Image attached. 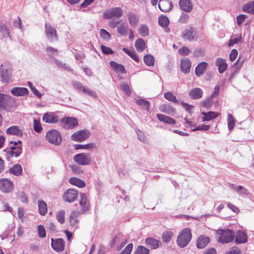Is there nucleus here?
<instances>
[{
  "instance_id": "1",
  "label": "nucleus",
  "mask_w": 254,
  "mask_h": 254,
  "mask_svg": "<svg viewBox=\"0 0 254 254\" xmlns=\"http://www.w3.org/2000/svg\"><path fill=\"white\" fill-rule=\"evenodd\" d=\"M191 239L190 229L186 228L183 229L178 237L177 243L181 248H184L188 245Z\"/></svg>"
},
{
  "instance_id": "2",
  "label": "nucleus",
  "mask_w": 254,
  "mask_h": 254,
  "mask_svg": "<svg viewBox=\"0 0 254 254\" xmlns=\"http://www.w3.org/2000/svg\"><path fill=\"white\" fill-rule=\"evenodd\" d=\"M217 233L220 236L219 242L222 244L231 242L235 238L234 232L229 229L218 230Z\"/></svg>"
},
{
  "instance_id": "3",
  "label": "nucleus",
  "mask_w": 254,
  "mask_h": 254,
  "mask_svg": "<svg viewBox=\"0 0 254 254\" xmlns=\"http://www.w3.org/2000/svg\"><path fill=\"white\" fill-rule=\"evenodd\" d=\"M46 139L51 143L55 145H60L62 141L61 133L57 130L52 129L47 132Z\"/></svg>"
},
{
  "instance_id": "4",
  "label": "nucleus",
  "mask_w": 254,
  "mask_h": 254,
  "mask_svg": "<svg viewBox=\"0 0 254 254\" xmlns=\"http://www.w3.org/2000/svg\"><path fill=\"white\" fill-rule=\"evenodd\" d=\"M60 124L61 126L64 129H70L77 127L78 122L75 117H64L60 120Z\"/></svg>"
},
{
  "instance_id": "5",
  "label": "nucleus",
  "mask_w": 254,
  "mask_h": 254,
  "mask_svg": "<svg viewBox=\"0 0 254 254\" xmlns=\"http://www.w3.org/2000/svg\"><path fill=\"white\" fill-rule=\"evenodd\" d=\"M123 14V11L121 7H115L110 8L103 14L104 19H110L112 18L119 19L121 17Z\"/></svg>"
},
{
  "instance_id": "6",
  "label": "nucleus",
  "mask_w": 254,
  "mask_h": 254,
  "mask_svg": "<svg viewBox=\"0 0 254 254\" xmlns=\"http://www.w3.org/2000/svg\"><path fill=\"white\" fill-rule=\"evenodd\" d=\"M91 134L90 131L87 129L78 130L73 133L70 138L72 140L82 142L88 138Z\"/></svg>"
},
{
  "instance_id": "7",
  "label": "nucleus",
  "mask_w": 254,
  "mask_h": 254,
  "mask_svg": "<svg viewBox=\"0 0 254 254\" xmlns=\"http://www.w3.org/2000/svg\"><path fill=\"white\" fill-rule=\"evenodd\" d=\"M73 160L79 165H87L90 164L91 158L90 154L81 153L74 155Z\"/></svg>"
},
{
  "instance_id": "8",
  "label": "nucleus",
  "mask_w": 254,
  "mask_h": 254,
  "mask_svg": "<svg viewBox=\"0 0 254 254\" xmlns=\"http://www.w3.org/2000/svg\"><path fill=\"white\" fill-rule=\"evenodd\" d=\"M12 77V70L5 65L0 66V80L3 83H8Z\"/></svg>"
},
{
  "instance_id": "9",
  "label": "nucleus",
  "mask_w": 254,
  "mask_h": 254,
  "mask_svg": "<svg viewBox=\"0 0 254 254\" xmlns=\"http://www.w3.org/2000/svg\"><path fill=\"white\" fill-rule=\"evenodd\" d=\"M45 28L46 37L50 42H53L58 41V36L55 28L48 23H45Z\"/></svg>"
},
{
  "instance_id": "10",
  "label": "nucleus",
  "mask_w": 254,
  "mask_h": 254,
  "mask_svg": "<svg viewBox=\"0 0 254 254\" xmlns=\"http://www.w3.org/2000/svg\"><path fill=\"white\" fill-rule=\"evenodd\" d=\"M13 185L12 182L6 179L2 178L0 179V190L4 193H8L12 191Z\"/></svg>"
},
{
  "instance_id": "11",
  "label": "nucleus",
  "mask_w": 254,
  "mask_h": 254,
  "mask_svg": "<svg viewBox=\"0 0 254 254\" xmlns=\"http://www.w3.org/2000/svg\"><path fill=\"white\" fill-rule=\"evenodd\" d=\"M17 105L18 104L15 98L11 97H7L2 110H5L8 112L13 111L16 109Z\"/></svg>"
},
{
  "instance_id": "12",
  "label": "nucleus",
  "mask_w": 254,
  "mask_h": 254,
  "mask_svg": "<svg viewBox=\"0 0 254 254\" xmlns=\"http://www.w3.org/2000/svg\"><path fill=\"white\" fill-rule=\"evenodd\" d=\"M77 190L74 189H68L64 192L63 199L66 202H72L77 198Z\"/></svg>"
},
{
  "instance_id": "13",
  "label": "nucleus",
  "mask_w": 254,
  "mask_h": 254,
  "mask_svg": "<svg viewBox=\"0 0 254 254\" xmlns=\"http://www.w3.org/2000/svg\"><path fill=\"white\" fill-rule=\"evenodd\" d=\"M81 214L79 210H74L70 215L69 221L71 226L74 228H77L79 225V217Z\"/></svg>"
},
{
  "instance_id": "14",
  "label": "nucleus",
  "mask_w": 254,
  "mask_h": 254,
  "mask_svg": "<svg viewBox=\"0 0 254 254\" xmlns=\"http://www.w3.org/2000/svg\"><path fill=\"white\" fill-rule=\"evenodd\" d=\"M79 205L81 207V214L87 212L89 210V204L87 202V197L85 193L80 194Z\"/></svg>"
},
{
  "instance_id": "15",
  "label": "nucleus",
  "mask_w": 254,
  "mask_h": 254,
  "mask_svg": "<svg viewBox=\"0 0 254 254\" xmlns=\"http://www.w3.org/2000/svg\"><path fill=\"white\" fill-rule=\"evenodd\" d=\"M52 248L57 252H60L64 250V241L62 238L57 239L55 240L53 238L51 239Z\"/></svg>"
},
{
  "instance_id": "16",
  "label": "nucleus",
  "mask_w": 254,
  "mask_h": 254,
  "mask_svg": "<svg viewBox=\"0 0 254 254\" xmlns=\"http://www.w3.org/2000/svg\"><path fill=\"white\" fill-rule=\"evenodd\" d=\"M43 121L49 124H55L59 121L58 117L54 112H47L43 116Z\"/></svg>"
},
{
  "instance_id": "17",
  "label": "nucleus",
  "mask_w": 254,
  "mask_h": 254,
  "mask_svg": "<svg viewBox=\"0 0 254 254\" xmlns=\"http://www.w3.org/2000/svg\"><path fill=\"white\" fill-rule=\"evenodd\" d=\"M127 16L130 26L133 27H136L139 21V15L136 13L129 12L127 14Z\"/></svg>"
},
{
  "instance_id": "18",
  "label": "nucleus",
  "mask_w": 254,
  "mask_h": 254,
  "mask_svg": "<svg viewBox=\"0 0 254 254\" xmlns=\"http://www.w3.org/2000/svg\"><path fill=\"white\" fill-rule=\"evenodd\" d=\"M145 244L151 249H156L161 245V242L155 238L148 237L145 240Z\"/></svg>"
},
{
  "instance_id": "19",
  "label": "nucleus",
  "mask_w": 254,
  "mask_h": 254,
  "mask_svg": "<svg viewBox=\"0 0 254 254\" xmlns=\"http://www.w3.org/2000/svg\"><path fill=\"white\" fill-rule=\"evenodd\" d=\"M191 64L190 61L188 58H184L181 61V70L185 74L190 72Z\"/></svg>"
},
{
  "instance_id": "20",
  "label": "nucleus",
  "mask_w": 254,
  "mask_h": 254,
  "mask_svg": "<svg viewBox=\"0 0 254 254\" xmlns=\"http://www.w3.org/2000/svg\"><path fill=\"white\" fill-rule=\"evenodd\" d=\"M29 91L27 88L14 87L11 90V94L15 96H23L28 93Z\"/></svg>"
},
{
  "instance_id": "21",
  "label": "nucleus",
  "mask_w": 254,
  "mask_h": 254,
  "mask_svg": "<svg viewBox=\"0 0 254 254\" xmlns=\"http://www.w3.org/2000/svg\"><path fill=\"white\" fill-rule=\"evenodd\" d=\"M173 6L171 2L169 0H160L158 3V7L160 10L164 12L169 11Z\"/></svg>"
},
{
  "instance_id": "22",
  "label": "nucleus",
  "mask_w": 254,
  "mask_h": 254,
  "mask_svg": "<svg viewBox=\"0 0 254 254\" xmlns=\"http://www.w3.org/2000/svg\"><path fill=\"white\" fill-rule=\"evenodd\" d=\"M210 241L209 237L204 235L200 236L196 241V247L198 249H203L209 244Z\"/></svg>"
},
{
  "instance_id": "23",
  "label": "nucleus",
  "mask_w": 254,
  "mask_h": 254,
  "mask_svg": "<svg viewBox=\"0 0 254 254\" xmlns=\"http://www.w3.org/2000/svg\"><path fill=\"white\" fill-rule=\"evenodd\" d=\"M189 95L192 99H198L202 97L203 91L202 89L199 88H194L189 91Z\"/></svg>"
},
{
  "instance_id": "24",
  "label": "nucleus",
  "mask_w": 254,
  "mask_h": 254,
  "mask_svg": "<svg viewBox=\"0 0 254 254\" xmlns=\"http://www.w3.org/2000/svg\"><path fill=\"white\" fill-rule=\"evenodd\" d=\"M179 5L181 9L186 12H190L192 9L191 0H180Z\"/></svg>"
},
{
  "instance_id": "25",
  "label": "nucleus",
  "mask_w": 254,
  "mask_h": 254,
  "mask_svg": "<svg viewBox=\"0 0 254 254\" xmlns=\"http://www.w3.org/2000/svg\"><path fill=\"white\" fill-rule=\"evenodd\" d=\"M208 64L206 62H202L198 64L195 68V74L197 77L202 75L206 70Z\"/></svg>"
},
{
  "instance_id": "26",
  "label": "nucleus",
  "mask_w": 254,
  "mask_h": 254,
  "mask_svg": "<svg viewBox=\"0 0 254 254\" xmlns=\"http://www.w3.org/2000/svg\"><path fill=\"white\" fill-rule=\"evenodd\" d=\"M235 242L237 244H244L247 242V234L243 231L239 230L237 232Z\"/></svg>"
},
{
  "instance_id": "27",
  "label": "nucleus",
  "mask_w": 254,
  "mask_h": 254,
  "mask_svg": "<svg viewBox=\"0 0 254 254\" xmlns=\"http://www.w3.org/2000/svg\"><path fill=\"white\" fill-rule=\"evenodd\" d=\"M215 64L218 66V71L220 73H223L228 66L226 60L222 58H217Z\"/></svg>"
},
{
  "instance_id": "28",
  "label": "nucleus",
  "mask_w": 254,
  "mask_h": 254,
  "mask_svg": "<svg viewBox=\"0 0 254 254\" xmlns=\"http://www.w3.org/2000/svg\"><path fill=\"white\" fill-rule=\"evenodd\" d=\"M110 65L113 70L116 72H120L122 74L126 73V69L123 65L119 64L115 61L110 62Z\"/></svg>"
},
{
  "instance_id": "29",
  "label": "nucleus",
  "mask_w": 254,
  "mask_h": 254,
  "mask_svg": "<svg viewBox=\"0 0 254 254\" xmlns=\"http://www.w3.org/2000/svg\"><path fill=\"white\" fill-rule=\"evenodd\" d=\"M159 109L160 111L169 115L174 114L176 111L175 109L168 103L162 105Z\"/></svg>"
},
{
  "instance_id": "30",
  "label": "nucleus",
  "mask_w": 254,
  "mask_h": 254,
  "mask_svg": "<svg viewBox=\"0 0 254 254\" xmlns=\"http://www.w3.org/2000/svg\"><path fill=\"white\" fill-rule=\"evenodd\" d=\"M157 118L160 121L166 124L169 125H174L176 124V121L174 119L163 114H157Z\"/></svg>"
},
{
  "instance_id": "31",
  "label": "nucleus",
  "mask_w": 254,
  "mask_h": 254,
  "mask_svg": "<svg viewBox=\"0 0 254 254\" xmlns=\"http://www.w3.org/2000/svg\"><path fill=\"white\" fill-rule=\"evenodd\" d=\"M201 114L204 116L202 118V121H208L213 119L216 118L218 116L219 114L213 111H209L208 112H202Z\"/></svg>"
},
{
  "instance_id": "32",
  "label": "nucleus",
  "mask_w": 254,
  "mask_h": 254,
  "mask_svg": "<svg viewBox=\"0 0 254 254\" xmlns=\"http://www.w3.org/2000/svg\"><path fill=\"white\" fill-rule=\"evenodd\" d=\"M242 10L245 12L254 14V0L244 4L242 6Z\"/></svg>"
},
{
  "instance_id": "33",
  "label": "nucleus",
  "mask_w": 254,
  "mask_h": 254,
  "mask_svg": "<svg viewBox=\"0 0 254 254\" xmlns=\"http://www.w3.org/2000/svg\"><path fill=\"white\" fill-rule=\"evenodd\" d=\"M68 182L70 184L76 186L80 188H84L85 186V183L83 181L76 177L70 178Z\"/></svg>"
},
{
  "instance_id": "34",
  "label": "nucleus",
  "mask_w": 254,
  "mask_h": 254,
  "mask_svg": "<svg viewBox=\"0 0 254 254\" xmlns=\"http://www.w3.org/2000/svg\"><path fill=\"white\" fill-rule=\"evenodd\" d=\"M6 133L7 134L14 135H20L22 134V132L20 130L19 127L17 126H13L7 128Z\"/></svg>"
},
{
  "instance_id": "35",
  "label": "nucleus",
  "mask_w": 254,
  "mask_h": 254,
  "mask_svg": "<svg viewBox=\"0 0 254 254\" xmlns=\"http://www.w3.org/2000/svg\"><path fill=\"white\" fill-rule=\"evenodd\" d=\"M9 172L14 176H20L22 173V167L20 164L14 165L9 169Z\"/></svg>"
},
{
  "instance_id": "36",
  "label": "nucleus",
  "mask_w": 254,
  "mask_h": 254,
  "mask_svg": "<svg viewBox=\"0 0 254 254\" xmlns=\"http://www.w3.org/2000/svg\"><path fill=\"white\" fill-rule=\"evenodd\" d=\"M127 27L126 23H122L117 27L118 33L122 36H126L128 30Z\"/></svg>"
},
{
  "instance_id": "37",
  "label": "nucleus",
  "mask_w": 254,
  "mask_h": 254,
  "mask_svg": "<svg viewBox=\"0 0 254 254\" xmlns=\"http://www.w3.org/2000/svg\"><path fill=\"white\" fill-rule=\"evenodd\" d=\"M135 47L138 52H143L145 48L144 40L142 38L138 39L135 42Z\"/></svg>"
},
{
  "instance_id": "38",
  "label": "nucleus",
  "mask_w": 254,
  "mask_h": 254,
  "mask_svg": "<svg viewBox=\"0 0 254 254\" xmlns=\"http://www.w3.org/2000/svg\"><path fill=\"white\" fill-rule=\"evenodd\" d=\"M183 37L185 40L189 41L193 40L194 39V34H193L192 29L190 28L185 30L183 33Z\"/></svg>"
},
{
  "instance_id": "39",
  "label": "nucleus",
  "mask_w": 254,
  "mask_h": 254,
  "mask_svg": "<svg viewBox=\"0 0 254 254\" xmlns=\"http://www.w3.org/2000/svg\"><path fill=\"white\" fill-rule=\"evenodd\" d=\"M123 240H125V241L123 242L121 244L120 248H121L126 244L127 241L125 239H123V235L122 233H118L117 235H116L114 237L113 240H112V244L115 245L116 243H119L120 241Z\"/></svg>"
},
{
  "instance_id": "40",
  "label": "nucleus",
  "mask_w": 254,
  "mask_h": 254,
  "mask_svg": "<svg viewBox=\"0 0 254 254\" xmlns=\"http://www.w3.org/2000/svg\"><path fill=\"white\" fill-rule=\"evenodd\" d=\"M39 212L41 215H45L47 212V206L46 202L43 200L38 201Z\"/></svg>"
},
{
  "instance_id": "41",
  "label": "nucleus",
  "mask_w": 254,
  "mask_h": 254,
  "mask_svg": "<svg viewBox=\"0 0 254 254\" xmlns=\"http://www.w3.org/2000/svg\"><path fill=\"white\" fill-rule=\"evenodd\" d=\"M123 51L135 62H136L137 63L139 62V57H138V56L134 51H131L126 48H123Z\"/></svg>"
},
{
  "instance_id": "42",
  "label": "nucleus",
  "mask_w": 254,
  "mask_h": 254,
  "mask_svg": "<svg viewBox=\"0 0 254 254\" xmlns=\"http://www.w3.org/2000/svg\"><path fill=\"white\" fill-rule=\"evenodd\" d=\"M164 98L169 102L174 103H178L179 100L177 99L176 96L173 94L171 92H166L164 94Z\"/></svg>"
},
{
  "instance_id": "43",
  "label": "nucleus",
  "mask_w": 254,
  "mask_h": 254,
  "mask_svg": "<svg viewBox=\"0 0 254 254\" xmlns=\"http://www.w3.org/2000/svg\"><path fill=\"white\" fill-rule=\"evenodd\" d=\"M136 103L142 108H144L145 110L148 111L150 106L149 101L145 99H138L136 101Z\"/></svg>"
},
{
  "instance_id": "44",
  "label": "nucleus",
  "mask_w": 254,
  "mask_h": 254,
  "mask_svg": "<svg viewBox=\"0 0 254 254\" xmlns=\"http://www.w3.org/2000/svg\"><path fill=\"white\" fill-rule=\"evenodd\" d=\"M138 33L142 37L149 34L148 27L145 24H141L138 28Z\"/></svg>"
},
{
  "instance_id": "45",
  "label": "nucleus",
  "mask_w": 254,
  "mask_h": 254,
  "mask_svg": "<svg viewBox=\"0 0 254 254\" xmlns=\"http://www.w3.org/2000/svg\"><path fill=\"white\" fill-rule=\"evenodd\" d=\"M96 147V145L93 143H87L86 144H75L74 145V148L75 149H89L91 148H94Z\"/></svg>"
},
{
  "instance_id": "46",
  "label": "nucleus",
  "mask_w": 254,
  "mask_h": 254,
  "mask_svg": "<svg viewBox=\"0 0 254 254\" xmlns=\"http://www.w3.org/2000/svg\"><path fill=\"white\" fill-rule=\"evenodd\" d=\"M143 61L144 63L148 66H152L154 64V58L153 56L149 54L144 56Z\"/></svg>"
},
{
  "instance_id": "47",
  "label": "nucleus",
  "mask_w": 254,
  "mask_h": 254,
  "mask_svg": "<svg viewBox=\"0 0 254 254\" xmlns=\"http://www.w3.org/2000/svg\"><path fill=\"white\" fill-rule=\"evenodd\" d=\"M228 127L229 130H231L234 127L236 121L231 114H229L227 116Z\"/></svg>"
},
{
  "instance_id": "48",
  "label": "nucleus",
  "mask_w": 254,
  "mask_h": 254,
  "mask_svg": "<svg viewBox=\"0 0 254 254\" xmlns=\"http://www.w3.org/2000/svg\"><path fill=\"white\" fill-rule=\"evenodd\" d=\"M158 23L161 26L166 27L169 25V20L167 16L161 15L159 18Z\"/></svg>"
},
{
  "instance_id": "49",
  "label": "nucleus",
  "mask_w": 254,
  "mask_h": 254,
  "mask_svg": "<svg viewBox=\"0 0 254 254\" xmlns=\"http://www.w3.org/2000/svg\"><path fill=\"white\" fill-rule=\"evenodd\" d=\"M73 87L77 89L78 91L82 93L85 90L86 86H83L81 83L78 81H72L71 82Z\"/></svg>"
},
{
  "instance_id": "50",
  "label": "nucleus",
  "mask_w": 254,
  "mask_h": 254,
  "mask_svg": "<svg viewBox=\"0 0 254 254\" xmlns=\"http://www.w3.org/2000/svg\"><path fill=\"white\" fill-rule=\"evenodd\" d=\"M173 233L171 231H165L162 234V240L164 243L169 242L172 237Z\"/></svg>"
},
{
  "instance_id": "51",
  "label": "nucleus",
  "mask_w": 254,
  "mask_h": 254,
  "mask_svg": "<svg viewBox=\"0 0 254 254\" xmlns=\"http://www.w3.org/2000/svg\"><path fill=\"white\" fill-rule=\"evenodd\" d=\"M149 250L142 246H139L136 249L134 254H149Z\"/></svg>"
},
{
  "instance_id": "52",
  "label": "nucleus",
  "mask_w": 254,
  "mask_h": 254,
  "mask_svg": "<svg viewBox=\"0 0 254 254\" xmlns=\"http://www.w3.org/2000/svg\"><path fill=\"white\" fill-rule=\"evenodd\" d=\"M64 216L65 211L64 210L58 212L56 214L57 219L61 224H63L64 222Z\"/></svg>"
},
{
  "instance_id": "53",
  "label": "nucleus",
  "mask_w": 254,
  "mask_h": 254,
  "mask_svg": "<svg viewBox=\"0 0 254 254\" xmlns=\"http://www.w3.org/2000/svg\"><path fill=\"white\" fill-rule=\"evenodd\" d=\"M0 32L2 33L4 37L9 36V32L6 26L1 23H0Z\"/></svg>"
},
{
  "instance_id": "54",
  "label": "nucleus",
  "mask_w": 254,
  "mask_h": 254,
  "mask_svg": "<svg viewBox=\"0 0 254 254\" xmlns=\"http://www.w3.org/2000/svg\"><path fill=\"white\" fill-rule=\"evenodd\" d=\"M33 128L34 130L38 133H40L42 131L43 128L39 121H37L36 119L34 120Z\"/></svg>"
},
{
  "instance_id": "55",
  "label": "nucleus",
  "mask_w": 254,
  "mask_h": 254,
  "mask_svg": "<svg viewBox=\"0 0 254 254\" xmlns=\"http://www.w3.org/2000/svg\"><path fill=\"white\" fill-rule=\"evenodd\" d=\"M100 36L105 40L108 41L110 39L111 34L104 29H101L100 31Z\"/></svg>"
},
{
  "instance_id": "56",
  "label": "nucleus",
  "mask_w": 254,
  "mask_h": 254,
  "mask_svg": "<svg viewBox=\"0 0 254 254\" xmlns=\"http://www.w3.org/2000/svg\"><path fill=\"white\" fill-rule=\"evenodd\" d=\"M38 236L40 238H44L46 237V234L44 227L42 225H39L37 228Z\"/></svg>"
},
{
  "instance_id": "57",
  "label": "nucleus",
  "mask_w": 254,
  "mask_h": 254,
  "mask_svg": "<svg viewBox=\"0 0 254 254\" xmlns=\"http://www.w3.org/2000/svg\"><path fill=\"white\" fill-rule=\"evenodd\" d=\"M22 148L21 147H19L17 149L14 151H8V154L11 157H18L22 153Z\"/></svg>"
},
{
  "instance_id": "58",
  "label": "nucleus",
  "mask_w": 254,
  "mask_h": 254,
  "mask_svg": "<svg viewBox=\"0 0 254 254\" xmlns=\"http://www.w3.org/2000/svg\"><path fill=\"white\" fill-rule=\"evenodd\" d=\"M178 53L181 56H186L189 55L190 54V50L189 49L188 47L184 46L179 50Z\"/></svg>"
},
{
  "instance_id": "59",
  "label": "nucleus",
  "mask_w": 254,
  "mask_h": 254,
  "mask_svg": "<svg viewBox=\"0 0 254 254\" xmlns=\"http://www.w3.org/2000/svg\"><path fill=\"white\" fill-rule=\"evenodd\" d=\"M204 53V50L201 48H196L193 53L194 57H199L202 56Z\"/></svg>"
},
{
  "instance_id": "60",
  "label": "nucleus",
  "mask_w": 254,
  "mask_h": 254,
  "mask_svg": "<svg viewBox=\"0 0 254 254\" xmlns=\"http://www.w3.org/2000/svg\"><path fill=\"white\" fill-rule=\"evenodd\" d=\"M101 48L102 52L105 55H112L114 53V52L110 47L101 45Z\"/></svg>"
},
{
  "instance_id": "61",
  "label": "nucleus",
  "mask_w": 254,
  "mask_h": 254,
  "mask_svg": "<svg viewBox=\"0 0 254 254\" xmlns=\"http://www.w3.org/2000/svg\"><path fill=\"white\" fill-rule=\"evenodd\" d=\"M83 93L86 94L92 98H96L97 95L95 92L91 90L88 87L86 86L85 90L83 91Z\"/></svg>"
},
{
  "instance_id": "62",
  "label": "nucleus",
  "mask_w": 254,
  "mask_h": 254,
  "mask_svg": "<svg viewBox=\"0 0 254 254\" xmlns=\"http://www.w3.org/2000/svg\"><path fill=\"white\" fill-rule=\"evenodd\" d=\"M189 16L188 14L182 13L179 19V22L181 23H186L188 22Z\"/></svg>"
},
{
  "instance_id": "63",
  "label": "nucleus",
  "mask_w": 254,
  "mask_h": 254,
  "mask_svg": "<svg viewBox=\"0 0 254 254\" xmlns=\"http://www.w3.org/2000/svg\"><path fill=\"white\" fill-rule=\"evenodd\" d=\"M212 99L209 97L206 100L202 102V106L207 109H210L212 104Z\"/></svg>"
},
{
  "instance_id": "64",
  "label": "nucleus",
  "mask_w": 254,
  "mask_h": 254,
  "mask_svg": "<svg viewBox=\"0 0 254 254\" xmlns=\"http://www.w3.org/2000/svg\"><path fill=\"white\" fill-rule=\"evenodd\" d=\"M133 248V244L130 243L127 245L125 249L120 254H130Z\"/></svg>"
}]
</instances>
